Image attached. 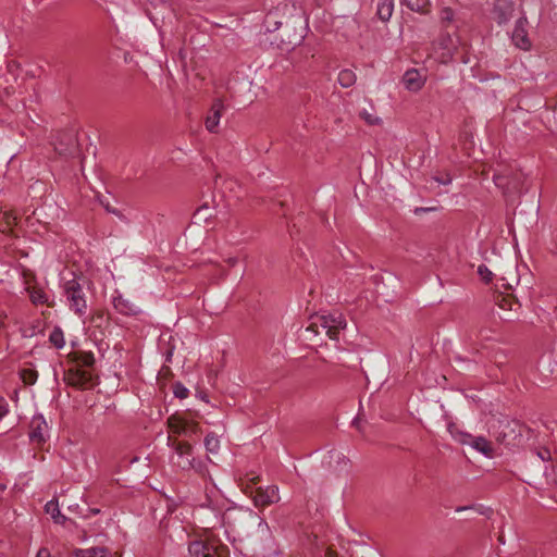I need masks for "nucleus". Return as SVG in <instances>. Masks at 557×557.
<instances>
[{
    "instance_id": "f257e3e1",
    "label": "nucleus",
    "mask_w": 557,
    "mask_h": 557,
    "mask_svg": "<svg viewBox=\"0 0 557 557\" xmlns=\"http://www.w3.org/2000/svg\"><path fill=\"white\" fill-rule=\"evenodd\" d=\"M347 322L343 313L334 311L329 314H317L311 317V321L306 327V332H311L318 335L323 331L331 339L337 341L339 332L345 330Z\"/></svg>"
},
{
    "instance_id": "f03ea898",
    "label": "nucleus",
    "mask_w": 557,
    "mask_h": 557,
    "mask_svg": "<svg viewBox=\"0 0 557 557\" xmlns=\"http://www.w3.org/2000/svg\"><path fill=\"white\" fill-rule=\"evenodd\" d=\"M495 185L503 190L505 198L510 201L524 189L525 176L522 172L506 170L493 175Z\"/></svg>"
},
{
    "instance_id": "7ed1b4c3",
    "label": "nucleus",
    "mask_w": 557,
    "mask_h": 557,
    "mask_svg": "<svg viewBox=\"0 0 557 557\" xmlns=\"http://www.w3.org/2000/svg\"><path fill=\"white\" fill-rule=\"evenodd\" d=\"M88 285L86 278H73L64 284V293L71 310L82 315L86 312L87 301L85 286Z\"/></svg>"
},
{
    "instance_id": "20e7f679",
    "label": "nucleus",
    "mask_w": 557,
    "mask_h": 557,
    "mask_svg": "<svg viewBox=\"0 0 557 557\" xmlns=\"http://www.w3.org/2000/svg\"><path fill=\"white\" fill-rule=\"evenodd\" d=\"M168 445L174 450L173 463L180 469L186 471L197 469L196 459L193 456V446L188 442L177 441L168 437Z\"/></svg>"
},
{
    "instance_id": "39448f33",
    "label": "nucleus",
    "mask_w": 557,
    "mask_h": 557,
    "mask_svg": "<svg viewBox=\"0 0 557 557\" xmlns=\"http://www.w3.org/2000/svg\"><path fill=\"white\" fill-rule=\"evenodd\" d=\"M288 15L287 17H297L300 20V10L296 7L294 2L292 3H283L278 5L275 10L270 11L264 18V26L267 32H275L280 29V27L283 25V21H281L278 17L280 15Z\"/></svg>"
},
{
    "instance_id": "423d86ee",
    "label": "nucleus",
    "mask_w": 557,
    "mask_h": 557,
    "mask_svg": "<svg viewBox=\"0 0 557 557\" xmlns=\"http://www.w3.org/2000/svg\"><path fill=\"white\" fill-rule=\"evenodd\" d=\"M64 380L73 387L87 388L91 385V373L81 368L71 369L65 373Z\"/></svg>"
},
{
    "instance_id": "0eeeda50",
    "label": "nucleus",
    "mask_w": 557,
    "mask_h": 557,
    "mask_svg": "<svg viewBox=\"0 0 557 557\" xmlns=\"http://www.w3.org/2000/svg\"><path fill=\"white\" fill-rule=\"evenodd\" d=\"M280 500L278 488L275 485L265 488L258 487L253 496V503L257 507H265Z\"/></svg>"
},
{
    "instance_id": "6e6552de",
    "label": "nucleus",
    "mask_w": 557,
    "mask_h": 557,
    "mask_svg": "<svg viewBox=\"0 0 557 557\" xmlns=\"http://www.w3.org/2000/svg\"><path fill=\"white\" fill-rule=\"evenodd\" d=\"M527 25L528 21L525 17L518 18L511 35V39L515 46L522 50H529L531 47V41L528 37Z\"/></svg>"
},
{
    "instance_id": "1a4fd4ad",
    "label": "nucleus",
    "mask_w": 557,
    "mask_h": 557,
    "mask_svg": "<svg viewBox=\"0 0 557 557\" xmlns=\"http://www.w3.org/2000/svg\"><path fill=\"white\" fill-rule=\"evenodd\" d=\"M426 76L417 69L407 70L403 76V84L409 91L417 92L425 84Z\"/></svg>"
},
{
    "instance_id": "9d476101",
    "label": "nucleus",
    "mask_w": 557,
    "mask_h": 557,
    "mask_svg": "<svg viewBox=\"0 0 557 557\" xmlns=\"http://www.w3.org/2000/svg\"><path fill=\"white\" fill-rule=\"evenodd\" d=\"M515 7L511 0H496L493 16L498 24L507 23L513 15Z\"/></svg>"
},
{
    "instance_id": "9b49d317",
    "label": "nucleus",
    "mask_w": 557,
    "mask_h": 557,
    "mask_svg": "<svg viewBox=\"0 0 557 557\" xmlns=\"http://www.w3.org/2000/svg\"><path fill=\"white\" fill-rule=\"evenodd\" d=\"M193 557H221L220 552L212 544L203 541H194L188 546Z\"/></svg>"
},
{
    "instance_id": "f8f14e48",
    "label": "nucleus",
    "mask_w": 557,
    "mask_h": 557,
    "mask_svg": "<svg viewBox=\"0 0 557 557\" xmlns=\"http://www.w3.org/2000/svg\"><path fill=\"white\" fill-rule=\"evenodd\" d=\"M113 306L120 313L125 315H137L141 313V308L135 300L122 295L113 299Z\"/></svg>"
},
{
    "instance_id": "ddd939ff",
    "label": "nucleus",
    "mask_w": 557,
    "mask_h": 557,
    "mask_svg": "<svg viewBox=\"0 0 557 557\" xmlns=\"http://www.w3.org/2000/svg\"><path fill=\"white\" fill-rule=\"evenodd\" d=\"M463 444H468L473 447L475 450L480 451L486 457H493V447L490 441H487L483 436H472L466 435L461 441Z\"/></svg>"
},
{
    "instance_id": "4468645a",
    "label": "nucleus",
    "mask_w": 557,
    "mask_h": 557,
    "mask_svg": "<svg viewBox=\"0 0 557 557\" xmlns=\"http://www.w3.org/2000/svg\"><path fill=\"white\" fill-rule=\"evenodd\" d=\"M55 151L65 157H74L78 152L77 141L72 134H65L54 147Z\"/></svg>"
},
{
    "instance_id": "2eb2a0df",
    "label": "nucleus",
    "mask_w": 557,
    "mask_h": 557,
    "mask_svg": "<svg viewBox=\"0 0 557 557\" xmlns=\"http://www.w3.org/2000/svg\"><path fill=\"white\" fill-rule=\"evenodd\" d=\"M47 422L41 416L34 417L30 421V441L36 444L44 443L46 441L45 432L47 430Z\"/></svg>"
},
{
    "instance_id": "dca6fc26",
    "label": "nucleus",
    "mask_w": 557,
    "mask_h": 557,
    "mask_svg": "<svg viewBox=\"0 0 557 557\" xmlns=\"http://www.w3.org/2000/svg\"><path fill=\"white\" fill-rule=\"evenodd\" d=\"M223 110H224V106H223L222 101L221 100L214 101V103L210 110V113L206 119V127L209 132H211V133L215 132Z\"/></svg>"
},
{
    "instance_id": "f3484780",
    "label": "nucleus",
    "mask_w": 557,
    "mask_h": 557,
    "mask_svg": "<svg viewBox=\"0 0 557 557\" xmlns=\"http://www.w3.org/2000/svg\"><path fill=\"white\" fill-rule=\"evenodd\" d=\"M394 11V0H379L376 4V15L382 22H387Z\"/></svg>"
},
{
    "instance_id": "a211bd4d",
    "label": "nucleus",
    "mask_w": 557,
    "mask_h": 557,
    "mask_svg": "<svg viewBox=\"0 0 557 557\" xmlns=\"http://www.w3.org/2000/svg\"><path fill=\"white\" fill-rule=\"evenodd\" d=\"M438 45L443 49V53L441 55L442 61L447 62L448 60H451L456 50V45L453 38L449 35L444 36L438 41Z\"/></svg>"
},
{
    "instance_id": "6ab92c4d",
    "label": "nucleus",
    "mask_w": 557,
    "mask_h": 557,
    "mask_svg": "<svg viewBox=\"0 0 557 557\" xmlns=\"http://www.w3.org/2000/svg\"><path fill=\"white\" fill-rule=\"evenodd\" d=\"M45 511L50 515L55 523L63 524L66 521V517L61 513L59 503L55 499H52L46 504Z\"/></svg>"
},
{
    "instance_id": "aec40b11",
    "label": "nucleus",
    "mask_w": 557,
    "mask_h": 557,
    "mask_svg": "<svg viewBox=\"0 0 557 557\" xmlns=\"http://www.w3.org/2000/svg\"><path fill=\"white\" fill-rule=\"evenodd\" d=\"M357 76L352 70L345 69L342 70L338 74V84L344 87L348 88L352 86L356 83Z\"/></svg>"
},
{
    "instance_id": "412c9836",
    "label": "nucleus",
    "mask_w": 557,
    "mask_h": 557,
    "mask_svg": "<svg viewBox=\"0 0 557 557\" xmlns=\"http://www.w3.org/2000/svg\"><path fill=\"white\" fill-rule=\"evenodd\" d=\"M75 361L81 369L82 367L90 368L95 363V357L92 352L78 351L75 354Z\"/></svg>"
},
{
    "instance_id": "4be33fe9",
    "label": "nucleus",
    "mask_w": 557,
    "mask_h": 557,
    "mask_svg": "<svg viewBox=\"0 0 557 557\" xmlns=\"http://www.w3.org/2000/svg\"><path fill=\"white\" fill-rule=\"evenodd\" d=\"M205 447L209 454H216L220 449V440L213 432H210L205 437Z\"/></svg>"
},
{
    "instance_id": "5701e85b",
    "label": "nucleus",
    "mask_w": 557,
    "mask_h": 557,
    "mask_svg": "<svg viewBox=\"0 0 557 557\" xmlns=\"http://www.w3.org/2000/svg\"><path fill=\"white\" fill-rule=\"evenodd\" d=\"M404 3L414 12L426 13L429 11V0H404Z\"/></svg>"
},
{
    "instance_id": "b1692460",
    "label": "nucleus",
    "mask_w": 557,
    "mask_h": 557,
    "mask_svg": "<svg viewBox=\"0 0 557 557\" xmlns=\"http://www.w3.org/2000/svg\"><path fill=\"white\" fill-rule=\"evenodd\" d=\"M247 517H248V519L250 520V522L252 524H257L258 525V532L261 534V536L267 537L269 535V527H268L267 522L263 519L258 517L252 511L248 512Z\"/></svg>"
},
{
    "instance_id": "393cba45",
    "label": "nucleus",
    "mask_w": 557,
    "mask_h": 557,
    "mask_svg": "<svg viewBox=\"0 0 557 557\" xmlns=\"http://www.w3.org/2000/svg\"><path fill=\"white\" fill-rule=\"evenodd\" d=\"M107 549L103 547H91L88 549H76V557H106Z\"/></svg>"
},
{
    "instance_id": "a878e982",
    "label": "nucleus",
    "mask_w": 557,
    "mask_h": 557,
    "mask_svg": "<svg viewBox=\"0 0 557 557\" xmlns=\"http://www.w3.org/2000/svg\"><path fill=\"white\" fill-rule=\"evenodd\" d=\"M184 423H185V419H183L181 417L171 416L168 419V425H169L170 430L174 434H177V435H181V436H182V431H183V428H184Z\"/></svg>"
},
{
    "instance_id": "bb28decb",
    "label": "nucleus",
    "mask_w": 557,
    "mask_h": 557,
    "mask_svg": "<svg viewBox=\"0 0 557 557\" xmlns=\"http://www.w3.org/2000/svg\"><path fill=\"white\" fill-rule=\"evenodd\" d=\"M20 375L23 382L28 385H33L38 377L37 371L33 369H22Z\"/></svg>"
},
{
    "instance_id": "cd10ccee",
    "label": "nucleus",
    "mask_w": 557,
    "mask_h": 557,
    "mask_svg": "<svg viewBox=\"0 0 557 557\" xmlns=\"http://www.w3.org/2000/svg\"><path fill=\"white\" fill-rule=\"evenodd\" d=\"M49 341L57 347L62 348L65 344L63 332L60 329H54L50 336Z\"/></svg>"
},
{
    "instance_id": "c85d7f7f",
    "label": "nucleus",
    "mask_w": 557,
    "mask_h": 557,
    "mask_svg": "<svg viewBox=\"0 0 557 557\" xmlns=\"http://www.w3.org/2000/svg\"><path fill=\"white\" fill-rule=\"evenodd\" d=\"M198 433V423L185 420L182 436L191 438L193 435Z\"/></svg>"
},
{
    "instance_id": "c756f323",
    "label": "nucleus",
    "mask_w": 557,
    "mask_h": 557,
    "mask_svg": "<svg viewBox=\"0 0 557 557\" xmlns=\"http://www.w3.org/2000/svg\"><path fill=\"white\" fill-rule=\"evenodd\" d=\"M496 304L504 310H512L516 302L512 301L511 297L498 295Z\"/></svg>"
},
{
    "instance_id": "7c9ffc66",
    "label": "nucleus",
    "mask_w": 557,
    "mask_h": 557,
    "mask_svg": "<svg viewBox=\"0 0 557 557\" xmlns=\"http://www.w3.org/2000/svg\"><path fill=\"white\" fill-rule=\"evenodd\" d=\"M440 20L443 24H450L455 20L454 11L446 7L440 11Z\"/></svg>"
},
{
    "instance_id": "2f4dec72",
    "label": "nucleus",
    "mask_w": 557,
    "mask_h": 557,
    "mask_svg": "<svg viewBox=\"0 0 557 557\" xmlns=\"http://www.w3.org/2000/svg\"><path fill=\"white\" fill-rule=\"evenodd\" d=\"M174 395L177 398L184 399L188 396V389L181 383H175L173 388Z\"/></svg>"
},
{
    "instance_id": "473e14b6",
    "label": "nucleus",
    "mask_w": 557,
    "mask_h": 557,
    "mask_svg": "<svg viewBox=\"0 0 557 557\" xmlns=\"http://www.w3.org/2000/svg\"><path fill=\"white\" fill-rule=\"evenodd\" d=\"M360 117L366 121L369 125H375L380 122V119L374 116L372 113L363 110L360 112Z\"/></svg>"
},
{
    "instance_id": "72a5a7b5",
    "label": "nucleus",
    "mask_w": 557,
    "mask_h": 557,
    "mask_svg": "<svg viewBox=\"0 0 557 557\" xmlns=\"http://www.w3.org/2000/svg\"><path fill=\"white\" fill-rule=\"evenodd\" d=\"M478 274L486 283L492 280V275H493L492 272L488 270V268L486 265H484V264L479 265Z\"/></svg>"
},
{
    "instance_id": "f704fd0d",
    "label": "nucleus",
    "mask_w": 557,
    "mask_h": 557,
    "mask_svg": "<svg viewBox=\"0 0 557 557\" xmlns=\"http://www.w3.org/2000/svg\"><path fill=\"white\" fill-rule=\"evenodd\" d=\"M100 203L107 212L112 213L122 220L124 219V215L122 214V212L119 211L117 209H115L114 207H112L109 201H104V200L100 199Z\"/></svg>"
},
{
    "instance_id": "c9c22d12",
    "label": "nucleus",
    "mask_w": 557,
    "mask_h": 557,
    "mask_svg": "<svg viewBox=\"0 0 557 557\" xmlns=\"http://www.w3.org/2000/svg\"><path fill=\"white\" fill-rule=\"evenodd\" d=\"M209 207L207 203H205L197 209V211L195 212V216L198 218L199 220L207 221L211 216V213H207Z\"/></svg>"
},
{
    "instance_id": "e433bc0d",
    "label": "nucleus",
    "mask_w": 557,
    "mask_h": 557,
    "mask_svg": "<svg viewBox=\"0 0 557 557\" xmlns=\"http://www.w3.org/2000/svg\"><path fill=\"white\" fill-rule=\"evenodd\" d=\"M32 300L33 302H40V304H44L47 298H46V295L42 293V292H34L32 295Z\"/></svg>"
},
{
    "instance_id": "4c0bfd02",
    "label": "nucleus",
    "mask_w": 557,
    "mask_h": 557,
    "mask_svg": "<svg viewBox=\"0 0 557 557\" xmlns=\"http://www.w3.org/2000/svg\"><path fill=\"white\" fill-rule=\"evenodd\" d=\"M537 456L543 460L547 461L550 459V451L547 448H543L537 451Z\"/></svg>"
},
{
    "instance_id": "58836bf2",
    "label": "nucleus",
    "mask_w": 557,
    "mask_h": 557,
    "mask_svg": "<svg viewBox=\"0 0 557 557\" xmlns=\"http://www.w3.org/2000/svg\"><path fill=\"white\" fill-rule=\"evenodd\" d=\"M434 180L438 183V184H443V185H448L451 183V177L449 174H446L444 177H440V176H435Z\"/></svg>"
},
{
    "instance_id": "ea45409f",
    "label": "nucleus",
    "mask_w": 557,
    "mask_h": 557,
    "mask_svg": "<svg viewBox=\"0 0 557 557\" xmlns=\"http://www.w3.org/2000/svg\"><path fill=\"white\" fill-rule=\"evenodd\" d=\"M36 557H50V553L47 548H40Z\"/></svg>"
},
{
    "instance_id": "a19ab883",
    "label": "nucleus",
    "mask_w": 557,
    "mask_h": 557,
    "mask_svg": "<svg viewBox=\"0 0 557 557\" xmlns=\"http://www.w3.org/2000/svg\"><path fill=\"white\" fill-rule=\"evenodd\" d=\"M7 319V313L4 310L0 309V326L4 325V320Z\"/></svg>"
},
{
    "instance_id": "79ce46f5",
    "label": "nucleus",
    "mask_w": 557,
    "mask_h": 557,
    "mask_svg": "<svg viewBox=\"0 0 557 557\" xmlns=\"http://www.w3.org/2000/svg\"><path fill=\"white\" fill-rule=\"evenodd\" d=\"M7 413V409L3 403H0V417Z\"/></svg>"
},
{
    "instance_id": "37998d69",
    "label": "nucleus",
    "mask_w": 557,
    "mask_h": 557,
    "mask_svg": "<svg viewBox=\"0 0 557 557\" xmlns=\"http://www.w3.org/2000/svg\"><path fill=\"white\" fill-rule=\"evenodd\" d=\"M15 220H16V218H15V216L9 215V216L7 218V224H8V225H10V224H11V223H13Z\"/></svg>"
},
{
    "instance_id": "c03bdc74",
    "label": "nucleus",
    "mask_w": 557,
    "mask_h": 557,
    "mask_svg": "<svg viewBox=\"0 0 557 557\" xmlns=\"http://www.w3.org/2000/svg\"><path fill=\"white\" fill-rule=\"evenodd\" d=\"M352 423H354V425H356V428H357L358 430H360V418H359V417H357V418L354 420V422H352Z\"/></svg>"
},
{
    "instance_id": "a18cd8bd",
    "label": "nucleus",
    "mask_w": 557,
    "mask_h": 557,
    "mask_svg": "<svg viewBox=\"0 0 557 557\" xmlns=\"http://www.w3.org/2000/svg\"><path fill=\"white\" fill-rule=\"evenodd\" d=\"M227 262H228V264H230L231 267H234V265L236 264V262H237V259H236V258H230V259L227 260Z\"/></svg>"
},
{
    "instance_id": "49530a36",
    "label": "nucleus",
    "mask_w": 557,
    "mask_h": 557,
    "mask_svg": "<svg viewBox=\"0 0 557 557\" xmlns=\"http://www.w3.org/2000/svg\"><path fill=\"white\" fill-rule=\"evenodd\" d=\"M505 437H506L505 434L499 433L496 438H497L498 442L503 443L505 441Z\"/></svg>"
},
{
    "instance_id": "de8ad7c7",
    "label": "nucleus",
    "mask_w": 557,
    "mask_h": 557,
    "mask_svg": "<svg viewBox=\"0 0 557 557\" xmlns=\"http://www.w3.org/2000/svg\"><path fill=\"white\" fill-rule=\"evenodd\" d=\"M430 210L431 209H429V208H417L416 209V213H418V212H426V211H430Z\"/></svg>"
},
{
    "instance_id": "09e8293b",
    "label": "nucleus",
    "mask_w": 557,
    "mask_h": 557,
    "mask_svg": "<svg viewBox=\"0 0 557 557\" xmlns=\"http://www.w3.org/2000/svg\"><path fill=\"white\" fill-rule=\"evenodd\" d=\"M467 509H469V507H458L456 510L457 511H462V510H467Z\"/></svg>"
},
{
    "instance_id": "8fccbe9b",
    "label": "nucleus",
    "mask_w": 557,
    "mask_h": 557,
    "mask_svg": "<svg viewBox=\"0 0 557 557\" xmlns=\"http://www.w3.org/2000/svg\"><path fill=\"white\" fill-rule=\"evenodd\" d=\"M503 286L506 287V288H512V286L509 283H507V282L504 283Z\"/></svg>"
},
{
    "instance_id": "3c124183",
    "label": "nucleus",
    "mask_w": 557,
    "mask_h": 557,
    "mask_svg": "<svg viewBox=\"0 0 557 557\" xmlns=\"http://www.w3.org/2000/svg\"><path fill=\"white\" fill-rule=\"evenodd\" d=\"M4 490V486L0 484V491H3Z\"/></svg>"
}]
</instances>
